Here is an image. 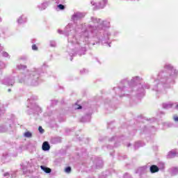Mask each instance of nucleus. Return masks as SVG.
<instances>
[{"label": "nucleus", "instance_id": "obj_4", "mask_svg": "<svg viewBox=\"0 0 178 178\" xmlns=\"http://www.w3.org/2000/svg\"><path fill=\"white\" fill-rule=\"evenodd\" d=\"M72 24H69L68 25L66 26L65 29L63 31L58 29V34H63L64 35H66V37L69 36V33L70 31H72Z\"/></svg>", "mask_w": 178, "mask_h": 178}, {"label": "nucleus", "instance_id": "obj_16", "mask_svg": "<svg viewBox=\"0 0 178 178\" xmlns=\"http://www.w3.org/2000/svg\"><path fill=\"white\" fill-rule=\"evenodd\" d=\"M32 49L33 51H37V49H38V47H37V45H33L32 46Z\"/></svg>", "mask_w": 178, "mask_h": 178}, {"label": "nucleus", "instance_id": "obj_1", "mask_svg": "<svg viewBox=\"0 0 178 178\" xmlns=\"http://www.w3.org/2000/svg\"><path fill=\"white\" fill-rule=\"evenodd\" d=\"M111 27V22L109 21H101V23L97 26H92L91 25L88 26V29L90 31L91 34H93V35H96L97 33H101V31H104V35H106L105 38V40L103 39L102 40H99L96 44H108L109 45V43H108V40H109V37H111V32L108 31H105V29H109Z\"/></svg>", "mask_w": 178, "mask_h": 178}, {"label": "nucleus", "instance_id": "obj_12", "mask_svg": "<svg viewBox=\"0 0 178 178\" xmlns=\"http://www.w3.org/2000/svg\"><path fill=\"white\" fill-rule=\"evenodd\" d=\"M82 37H86V38H88V37H90V33H88V30H86L84 32H83Z\"/></svg>", "mask_w": 178, "mask_h": 178}, {"label": "nucleus", "instance_id": "obj_22", "mask_svg": "<svg viewBox=\"0 0 178 178\" xmlns=\"http://www.w3.org/2000/svg\"><path fill=\"white\" fill-rule=\"evenodd\" d=\"M1 22H2V18L0 17V23H1Z\"/></svg>", "mask_w": 178, "mask_h": 178}, {"label": "nucleus", "instance_id": "obj_21", "mask_svg": "<svg viewBox=\"0 0 178 178\" xmlns=\"http://www.w3.org/2000/svg\"><path fill=\"white\" fill-rule=\"evenodd\" d=\"M51 1H54V0H51ZM56 3H59V2L58 1V0H56Z\"/></svg>", "mask_w": 178, "mask_h": 178}, {"label": "nucleus", "instance_id": "obj_24", "mask_svg": "<svg viewBox=\"0 0 178 178\" xmlns=\"http://www.w3.org/2000/svg\"><path fill=\"white\" fill-rule=\"evenodd\" d=\"M93 45H95V43H93Z\"/></svg>", "mask_w": 178, "mask_h": 178}, {"label": "nucleus", "instance_id": "obj_7", "mask_svg": "<svg viewBox=\"0 0 178 178\" xmlns=\"http://www.w3.org/2000/svg\"><path fill=\"white\" fill-rule=\"evenodd\" d=\"M90 22L93 23V24H97L96 27H98V26L101 24L102 19L95 17H91Z\"/></svg>", "mask_w": 178, "mask_h": 178}, {"label": "nucleus", "instance_id": "obj_10", "mask_svg": "<svg viewBox=\"0 0 178 178\" xmlns=\"http://www.w3.org/2000/svg\"><path fill=\"white\" fill-rule=\"evenodd\" d=\"M40 168L42 169V170H44L45 172V173H51V168H47L44 165H41Z\"/></svg>", "mask_w": 178, "mask_h": 178}, {"label": "nucleus", "instance_id": "obj_11", "mask_svg": "<svg viewBox=\"0 0 178 178\" xmlns=\"http://www.w3.org/2000/svg\"><path fill=\"white\" fill-rule=\"evenodd\" d=\"M56 10H65V6L63 4L57 6Z\"/></svg>", "mask_w": 178, "mask_h": 178}, {"label": "nucleus", "instance_id": "obj_6", "mask_svg": "<svg viewBox=\"0 0 178 178\" xmlns=\"http://www.w3.org/2000/svg\"><path fill=\"white\" fill-rule=\"evenodd\" d=\"M49 3H51V2L49 1H46L42 3L40 5H38V8L40 10H45V9L47 8L48 6H49Z\"/></svg>", "mask_w": 178, "mask_h": 178}, {"label": "nucleus", "instance_id": "obj_8", "mask_svg": "<svg viewBox=\"0 0 178 178\" xmlns=\"http://www.w3.org/2000/svg\"><path fill=\"white\" fill-rule=\"evenodd\" d=\"M51 146H49V143L48 142H44L42 144V149L43 151H49Z\"/></svg>", "mask_w": 178, "mask_h": 178}, {"label": "nucleus", "instance_id": "obj_17", "mask_svg": "<svg viewBox=\"0 0 178 178\" xmlns=\"http://www.w3.org/2000/svg\"><path fill=\"white\" fill-rule=\"evenodd\" d=\"M55 44H56V42H55V40L50 41V45H55Z\"/></svg>", "mask_w": 178, "mask_h": 178}, {"label": "nucleus", "instance_id": "obj_18", "mask_svg": "<svg viewBox=\"0 0 178 178\" xmlns=\"http://www.w3.org/2000/svg\"><path fill=\"white\" fill-rule=\"evenodd\" d=\"M174 120H175V122H178V117H177V116H175V117H174Z\"/></svg>", "mask_w": 178, "mask_h": 178}, {"label": "nucleus", "instance_id": "obj_19", "mask_svg": "<svg viewBox=\"0 0 178 178\" xmlns=\"http://www.w3.org/2000/svg\"><path fill=\"white\" fill-rule=\"evenodd\" d=\"M31 42H32L33 45H35V39L32 40Z\"/></svg>", "mask_w": 178, "mask_h": 178}, {"label": "nucleus", "instance_id": "obj_9", "mask_svg": "<svg viewBox=\"0 0 178 178\" xmlns=\"http://www.w3.org/2000/svg\"><path fill=\"white\" fill-rule=\"evenodd\" d=\"M150 172L151 173H156L157 172H159V168H158L156 165H152L150 167Z\"/></svg>", "mask_w": 178, "mask_h": 178}, {"label": "nucleus", "instance_id": "obj_13", "mask_svg": "<svg viewBox=\"0 0 178 178\" xmlns=\"http://www.w3.org/2000/svg\"><path fill=\"white\" fill-rule=\"evenodd\" d=\"M32 136L33 134L30 131H26L24 133V136L27 137L28 138H30L31 137H32Z\"/></svg>", "mask_w": 178, "mask_h": 178}, {"label": "nucleus", "instance_id": "obj_23", "mask_svg": "<svg viewBox=\"0 0 178 178\" xmlns=\"http://www.w3.org/2000/svg\"><path fill=\"white\" fill-rule=\"evenodd\" d=\"M177 109H178V104L176 106Z\"/></svg>", "mask_w": 178, "mask_h": 178}, {"label": "nucleus", "instance_id": "obj_20", "mask_svg": "<svg viewBox=\"0 0 178 178\" xmlns=\"http://www.w3.org/2000/svg\"><path fill=\"white\" fill-rule=\"evenodd\" d=\"M81 108H82L81 106H79V107H77L76 108L77 109H81Z\"/></svg>", "mask_w": 178, "mask_h": 178}, {"label": "nucleus", "instance_id": "obj_15", "mask_svg": "<svg viewBox=\"0 0 178 178\" xmlns=\"http://www.w3.org/2000/svg\"><path fill=\"white\" fill-rule=\"evenodd\" d=\"M38 130L42 134L44 133V129H42V127H39Z\"/></svg>", "mask_w": 178, "mask_h": 178}, {"label": "nucleus", "instance_id": "obj_3", "mask_svg": "<svg viewBox=\"0 0 178 178\" xmlns=\"http://www.w3.org/2000/svg\"><path fill=\"white\" fill-rule=\"evenodd\" d=\"M84 16H86V15H84V13H80V12H76V13H74L72 15L71 19L72 22L76 23V22H77V20H80L81 19H83V17H84Z\"/></svg>", "mask_w": 178, "mask_h": 178}, {"label": "nucleus", "instance_id": "obj_2", "mask_svg": "<svg viewBox=\"0 0 178 178\" xmlns=\"http://www.w3.org/2000/svg\"><path fill=\"white\" fill-rule=\"evenodd\" d=\"M90 3L93 6V9H104L106 5H108V0H102V1L97 3L94 0H91Z\"/></svg>", "mask_w": 178, "mask_h": 178}, {"label": "nucleus", "instance_id": "obj_5", "mask_svg": "<svg viewBox=\"0 0 178 178\" xmlns=\"http://www.w3.org/2000/svg\"><path fill=\"white\" fill-rule=\"evenodd\" d=\"M17 23L18 24H24V23H27V16L22 14L17 19Z\"/></svg>", "mask_w": 178, "mask_h": 178}, {"label": "nucleus", "instance_id": "obj_14", "mask_svg": "<svg viewBox=\"0 0 178 178\" xmlns=\"http://www.w3.org/2000/svg\"><path fill=\"white\" fill-rule=\"evenodd\" d=\"M65 172L66 173H70V172H72V168L70 167H67L65 169Z\"/></svg>", "mask_w": 178, "mask_h": 178}, {"label": "nucleus", "instance_id": "obj_25", "mask_svg": "<svg viewBox=\"0 0 178 178\" xmlns=\"http://www.w3.org/2000/svg\"><path fill=\"white\" fill-rule=\"evenodd\" d=\"M8 91H10V89H9Z\"/></svg>", "mask_w": 178, "mask_h": 178}]
</instances>
